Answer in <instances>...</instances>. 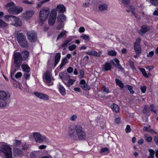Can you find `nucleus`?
Instances as JSON below:
<instances>
[{
    "instance_id": "obj_14",
    "label": "nucleus",
    "mask_w": 158,
    "mask_h": 158,
    "mask_svg": "<svg viewBox=\"0 0 158 158\" xmlns=\"http://www.w3.org/2000/svg\"><path fill=\"white\" fill-rule=\"evenodd\" d=\"M10 94L4 91L0 90V99H7L10 97Z\"/></svg>"
},
{
    "instance_id": "obj_46",
    "label": "nucleus",
    "mask_w": 158,
    "mask_h": 158,
    "mask_svg": "<svg viewBox=\"0 0 158 158\" xmlns=\"http://www.w3.org/2000/svg\"><path fill=\"white\" fill-rule=\"evenodd\" d=\"M77 118V116L76 114L73 115L69 118L70 120L72 121H75Z\"/></svg>"
},
{
    "instance_id": "obj_2",
    "label": "nucleus",
    "mask_w": 158,
    "mask_h": 158,
    "mask_svg": "<svg viewBox=\"0 0 158 158\" xmlns=\"http://www.w3.org/2000/svg\"><path fill=\"white\" fill-rule=\"evenodd\" d=\"M50 12V9L48 7L42 8L39 12V18L41 22L46 21L48 19Z\"/></svg>"
},
{
    "instance_id": "obj_38",
    "label": "nucleus",
    "mask_w": 158,
    "mask_h": 158,
    "mask_svg": "<svg viewBox=\"0 0 158 158\" xmlns=\"http://www.w3.org/2000/svg\"><path fill=\"white\" fill-rule=\"evenodd\" d=\"M72 40L71 39H67L64 41L63 43L61 46L62 47H66L68 44Z\"/></svg>"
},
{
    "instance_id": "obj_1",
    "label": "nucleus",
    "mask_w": 158,
    "mask_h": 158,
    "mask_svg": "<svg viewBox=\"0 0 158 158\" xmlns=\"http://www.w3.org/2000/svg\"><path fill=\"white\" fill-rule=\"evenodd\" d=\"M69 135L76 140L85 139L86 134L80 125H76L74 128H70L69 131Z\"/></svg>"
},
{
    "instance_id": "obj_58",
    "label": "nucleus",
    "mask_w": 158,
    "mask_h": 158,
    "mask_svg": "<svg viewBox=\"0 0 158 158\" xmlns=\"http://www.w3.org/2000/svg\"><path fill=\"white\" fill-rule=\"evenodd\" d=\"M101 54L102 52L101 51H99L98 52L95 51L94 56L97 57H100L101 56Z\"/></svg>"
},
{
    "instance_id": "obj_50",
    "label": "nucleus",
    "mask_w": 158,
    "mask_h": 158,
    "mask_svg": "<svg viewBox=\"0 0 158 158\" xmlns=\"http://www.w3.org/2000/svg\"><path fill=\"white\" fill-rule=\"evenodd\" d=\"M81 37L83 38L85 40L87 41H89L90 39L89 36L86 35H84L81 36Z\"/></svg>"
},
{
    "instance_id": "obj_18",
    "label": "nucleus",
    "mask_w": 158,
    "mask_h": 158,
    "mask_svg": "<svg viewBox=\"0 0 158 158\" xmlns=\"http://www.w3.org/2000/svg\"><path fill=\"white\" fill-rule=\"evenodd\" d=\"M59 91L61 94L64 96L66 94V90L60 84L58 87Z\"/></svg>"
},
{
    "instance_id": "obj_22",
    "label": "nucleus",
    "mask_w": 158,
    "mask_h": 158,
    "mask_svg": "<svg viewBox=\"0 0 158 158\" xmlns=\"http://www.w3.org/2000/svg\"><path fill=\"white\" fill-rule=\"evenodd\" d=\"M112 110L113 111L116 113H118L119 111V107L117 105L113 103L111 106Z\"/></svg>"
},
{
    "instance_id": "obj_23",
    "label": "nucleus",
    "mask_w": 158,
    "mask_h": 158,
    "mask_svg": "<svg viewBox=\"0 0 158 158\" xmlns=\"http://www.w3.org/2000/svg\"><path fill=\"white\" fill-rule=\"evenodd\" d=\"M111 68V65L110 63L106 62L103 65V69L104 71H108Z\"/></svg>"
},
{
    "instance_id": "obj_17",
    "label": "nucleus",
    "mask_w": 158,
    "mask_h": 158,
    "mask_svg": "<svg viewBox=\"0 0 158 158\" xmlns=\"http://www.w3.org/2000/svg\"><path fill=\"white\" fill-rule=\"evenodd\" d=\"M108 5L106 3H102L98 6V9L100 11L106 10H108Z\"/></svg>"
},
{
    "instance_id": "obj_51",
    "label": "nucleus",
    "mask_w": 158,
    "mask_h": 158,
    "mask_svg": "<svg viewBox=\"0 0 158 158\" xmlns=\"http://www.w3.org/2000/svg\"><path fill=\"white\" fill-rule=\"evenodd\" d=\"M44 3L43 1H40L36 5V7L37 8H40Z\"/></svg>"
},
{
    "instance_id": "obj_32",
    "label": "nucleus",
    "mask_w": 158,
    "mask_h": 158,
    "mask_svg": "<svg viewBox=\"0 0 158 158\" xmlns=\"http://www.w3.org/2000/svg\"><path fill=\"white\" fill-rule=\"evenodd\" d=\"M134 48L136 53H138V54L141 53V50L140 45H134Z\"/></svg>"
},
{
    "instance_id": "obj_25",
    "label": "nucleus",
    "mask_w": 158,
    "mask_h": 158,
    "mask_svg": "<svg viewBox=\"0 0 158 158\" xmlns=\"http://www.w3.org/2000/svg\"><path fill=\"white\" fill-rule=\"evenodd\" d=\"M21 68L26 73H29L30 71V68L27 64H24L22 65Z\"/></svg>"
},
{
    "instance_id": "obj_47",
    "label": "nucleus",
    "mask_w": 158,
    "mask_h": 158,
    "mask_svg": "<svg viewBox=\"0 0 158 158\" xmlns=\"http://www.w3.org/2000/svg\"><path fill=\"white\" fill-rule=\"evenodd\" d=\"M150 1L152 5L156 6H158V0H150Z\"/></svg>"
},
{
    "instance_id": "obj_16",
    "label": "nucleus",
    "mask_w": 158,
    "mask_h": 158,
    "mask_svg": "<svg viewBox=\"0 0 158 158\" xmlns=\"http://www.w3.org/2000/svg\"><path fill=\"white\" fill-rule=\"evenodd\" d=\"M57 19V21L60 22L64 23V22L66 21V17L63 14H60L58 15Z\"/></svg>"
},
{
    "instance_id": "obj_19",
    "label": "nucleus",
    "mask_w": 158,
    "mask_h": 158,
    "mask_svg": "<svg viewBox=\"0 0 158 158\" xmlns=\"http://www.w3.org/2000/svg\"><path fill=\"white\" fill-rule=\"evenodd\" d=\"M114 61L115 62L116 64H114V63L112 61H111V63L113 64H114V65L116 67H117L118 68L121 70H123V68L119 64V61L118 59L116 58H115L114 59Z\"/></svg>"
},
{
    "instance_id": "obj_63",
    "label": "nucleus",
    "mask_w": 158,
    "mask_h": 158,
    "mask_svg": "<svg viewBox=\"0 0 158 158\" xmlns=\"http://www.w3.org/2000/svg\"><path fill=\"white\" fill-rule=\"evenodd\" d=\"M23 2L24 3L29 4H32L33 3V2H30L28 0H23Z\"/></svg>"
},
{
    "instance_id": "obj_64",
    "label": "nucleus",
    "mask_w": 158,
    "mask_h": 158,
    "mask_svg": "<svg viewBox=\"0 0 158 158\" xmlns=\"http://www.w3.org/2000/svg\"><path fill=\"white\" fill-rule=\"evenodd\" d=\"M154 52L153 51H151L147 55V57H152V56L154 54Z\"/></svg>"
},
{
    "instance_id": "obj_15",
    "label": "nucleus",
    "mask_w": 158,
    "mask_h": 158,
    "mask_svg": "<svg viewBox=\"0 0 158 158\" xmlns=\"http://www.w3.org/2000/svg\"><path fill=\"white\" fill-rule=\"evenodd\" d=\"M56 10L58 13L63 14L66 11V9L65 7L63 5L60 4L57 5Z\"/></svg>"
},
{
    "instance_id": "obj_52",
    "label": "nucleus",
    "mask_w": 158,
    "mask_h": 158,
    "mask_svg": "<svg viewBox=\"0 0 158 158\" xmlns=\"http://www.w3.org/2000/svg\"><path fill=\"white\" fill-rule=\"evenodd\" d=\"M127 88L128 90L129 91L130 93L131 94H133L134 92L132 89V87L130 85H127Z\"/></svg>"
},
{
    "instance_id": "obj_45",
    "label": "nucleus",
    "mask_w": 158,
    "mask_h": 158,
    "mask_svg": "<svg viewBox=\"0 0 158 158\" xmlns=\"http://www.w3.org/2000/svg\"><path fill=\"white\" fill-rule=\"evenodd\" d=\"M95 51L92 50L91 51H88L86 52V54L89 55H92L94 56Z\"/></svg>"
},
{
    "instance_id": "obj_44",
    "label": "nucleus",
    "mask_w": 158,
    "mask_h": 158,
    "mask_svg": "<svg viewBox=\"0 0 158 158\" xmlns=\"http://www.w3.org/2000/svg\"><path fill=\"white\" fill-rule=\"evenodd\" d=\"M107 54L109 56H114L116 55V52L114 50H110L108 52Z\"/></svg>"
},
{
    "instance_id": "obj_21",
    "label": "nucleus",
    "mask_w": 158,
    "mask_h": 158,
    "mask_svg": "<svg viewBox=\"0 0 158 158\" xmlns=\"http://www.w3.org/2000/svg\"><path fill=\"white\" fill-rule=\"evenodd\" d=\"M29 54V52L26 50L22 52L20 54L21 56L22 57L23 56L22 58L23 60H26L28 57Z\"/></svg>"
},
{
    "instance_id": "obj_3",
    "label": "nucleus",
    "mask_w": 158,
    "mask_h": 158,
    "mask_svg": "<svg viewBox=\"0 0 158 158\" xmlns=\"http://www.w3.org/2000/svg\"><path fill=\"white\" fill-rule=\"evenodd\" d=\"M17 40L20 46L22 48H27L29 43L26 36L22 33H18L16 35Z\"/></svg>"
},
{
    "instance_id": "obj_4",
    "label": "nucleus",
    "mask_w": 158,
    "mask_h": 158,
    "mask_svg": "<svg viewBox=\"0 0 158 158\" xmlns=\"http://www.w3.org/2000/svg\"><path fill=\"white\" fill-rule=\"evenodd\" d=\"M29 139H34L37 143H42L47 140V137L44 135H42L38 132H34L32 135L29 136Z\"/></svg>"
},
{
    "instance_id": "obj_39",
    "label": "nucleus",
    "mask_w": 158,
    "mask_h": 158,
    "mask_svg": "<svg viewBox=\"0 0 158 158\" xmlns=\"http://www.w3.org/2000/svg\"><path fill=\"white\" fill-rule=\"evenodd\" d=\"M139 69L145 77L147 78L148 77V76L146 73L145 70L144 69L142 68H139Z\"/></svg>"
},
{
    "instance_id": "obj_42",
    "label": "nucleus",
    "mask_w": 158,
    "mask_h": 158,
    "mask_svg": "<svg viewBox=\"0 0 158 158\" xmlns=\"http://www.w3.org/2000/svg\"><path fill=\"white\" fill-rule=\"evenodd\" d=\"M41 99L44 101H48L49 99V96L47 94H43Z\"/></svg>"
},
{
    "instance_id": "obj_57",
    "label": "nucleus",
    "mask_w": 158,
    "mask_h": 158,
    "mask_svg": "<svg viewBox=\"0 0 158 158\" xmlns=\"http://www.w3.org/2000/svg\"><path fill=\"white\" fill-rule=\"evenodd\" d=\"M120 1L121 0H119ZM122 2L125 5H128L129 4L130 1L129 0H121Z\"/></svg>"
},
{
    "instance_id": "obj_28",
    "label": "nucleus",
    "mask_w": 158,
    "mask_h": 158,
    "mask_svg": "<svg viewBox=\"0 0 158 158\" xmlns=\"http://www.w3.org/2000/svg\"><path fill=\"white\" fill-rule=\"evenodd\" d=\"M64 23H63L57 21L56 28L58 30H60L61 28L64 27Z\"/></svg>"
},
{
    "instance_id": "obj_41",
    "label": "nucleus",
    "mask_w": 158,
    "mask_h": 158,
    "mask_svg": "<svg viewBox=\"0 0 158 158\" xmlns=\"http://www.w3.org/2000/svg\"><path fill=\"white\" fill-rule=\"evenodd\" d=\"M81 87L84 90H89L90 88L86 83L82 85H81Z\"/></svg>"
},
{
    "instance_id": "obj_40",
    "label": "nucleus",
    "mask_w": 158,
    "mask_h": 158,
    "mask_svg": "<svg viewBox=\"0 0 158 158\" xmlns=\"http://www.w3.org/2000/svg\"><path fill=\"white\" fill-rule=\"evenodd\" d=\"M15 5V4L13 2H11L7 3L6 5V7L11 8L13 7Z\"/></svg>"
},
{
    "instance_id": "obj_11",
    "label": "nucleus",
    "mask_w": 158,
    "mask_h": 158,
    "mask_svg": "<svg viewBox=\"0 0 158 158\" xmlns=\"http://www.w3.org/2000/svg\"><path fill=\"white\" fill-rule=\"evenodd\" d=\"M12 24L15 26L20 27L22 25V23L21 20L19 18L14 16Z\"/></svg>"
},
{
    "instance_id": "obj_37",
    "label": "nucleus",
    "mask_w": 158,
    "mask_h": 158,
    "mask_svg": "<svg viewBox=\"0 0 158 158\" xmlns=\"http://www.w3.org/2000/svg\"><path fill=\"white\" fill-rule=\"evenodd\" d=\"M67 33V31L65 30L61 32L60 34L58 35L57 40H58L59 39L62 38L64 36L66 35V34Z\"/></svg>"
},
{
    "instance_id": "obj_12",
    "label": "nucleus",
    "mask_w": 158,
    "mask_h": 158,
    "mask_svg": "<svg viewBox=\"0 0 158 158\" xmlns=\"http://www.w3.org/2000/svg\"><path fill=\"white\" fill-rule=\"evenodd\" d=\"M59 77L62 80L64 83L65 82L68 81L70 77L69 75L66 73H59Z\"/></svg>"
},
{
    "instance_id": "obj_20",
    "label": "nucleus",
    "mask_w": 158,
    "mask_h": 158,
    "mask_svg": "<svg viewBox=\"0 0 158 158\" xmlns=\"http://www.w3.org/2000/svg\"><path fill=\"white\" fill-rule=\"evenodd\" d=\"M61 57V54L60 53H57L56 54L55 57L54 67H56Z\"/></svg>"
},
{
    "instance_id": "obj_55",
    "label": "nucleus",
    "mask_w": 158,
    "mask_h": 158,
    "mask_svg": "<svg viewBox=\"0 0 158 158\" xmlns=\"http://www.w3.org/2000/svg\"><path fill=\"white\" fill-rule=\"evenodd\" d=\"M76 48V46L73 44L69 47V50L72 51L75 49Z\"/></svg>"
},
{
    "instance_id": "obj_53",
    "label": "nucleus",
    "mask_w": 158,
    "mask_h": 158,
    "mask_svg": "<svg viewBox=\"0 0 158 158\" xmlns=\"http://www.w3.org/2000/svg\"><path fill=\"white\" fill-rule=\"evenodd\" d=\"M141 40L139 38H137L136 40V42H135V43L134 44V45H138V46L140 45V42Z\"/></svg>"
},
{
    "instance_id": "obj_60",
    "label": "nucleus",
    "mask_w": 158,
    "mask_h": 158,
    "mask_svg": "<svg viewBox=\"0 0 158 158\" xmlns=\"http://www.w3.org/2000/svg\"><path fill=\"white\" fill-rule=\"evenodd\" d=\"M24 76L25 77V78L26 79H29L30 77V74L28 73H25L24 75Z\"/></svg>"
},
{
    "instance_id": "obj_13",
    "label": "nucleus",
    "mask_w": 158,
    "mask_h": 158,
    "mask_svg": "<svg viewBox=\"0 0 158 158\" xmlns=\"http://www.w3.org/2000/svg\"><path fill=\"white\" fill-rule=\"evenodd\" d=\"M150 29V27L146 25L142 26L140 30L139 31V33L141 35H143L145 34Z\"/></svg>"
},
{
    "instance_id": "obj_6",
    "label": "nucleus",
    "mask_w": 158,
    "mask_h": 158,
    "mask_svg": "<svg viewBox=\"0 0 158 158\" xmlns=\"http://www.w3.org/2000/svg\"><path fill=\"white\" fill-rule=\"evenodd\" d=\"M14 66L18 69L19 68L23 60L20 53L17 52L14 54Z\"/></svg>"
},
{
    "instance_id": "obj_33",
    "label": "nucleus",
    "mask_w": 158,
    "mask_h": 158,
    "mask_svg": "<svg viewBox=\"0 0 158 158\" xmlns=\"http://www.w3.org/2000/svg\"><path fill=\"white\" fill-rule=\"evenodd\" d=\"M0 27L2 28H7L8 24L3 20L0 19Z\"/></svg>"
},
{
    "instance_id": "obj_54",
    "label": "nucleus",
    "mask_w": 158,
    "mask_h": 158,
    "mask_svg": "<svg viewBox=\"0 0 158 158\" xmlns=\"http://www.w3.org/2000/svg\"><path fill=\"white\" fill-rule=\"evenodd\" d=\"M131 129L130 128V126L129 125H127L126 126V128L125 129V131L126 133H129L131 131Z\"/></svg>"
},
{
    "instance_id": "obj_49",
    "label": "nucleus",
    "mask_w": 158,
    "mask_h": 158,
    "mask_svg": "<svg viewBox=\"0 0 158 158\" xmlns=\"http://www.w3.org/2000/svg\"><path fill=\"white\" fill-rule=\"evenodd\" d=\"M129 63L130 66H131L133 70L136 69L135 68L134 65V64L133 61L131 60H129Z\"/></svg>"
},
{
    "instance_id": "obj_31",
    "label": "nucleus",
    "mask_w": 158,
    "mask_h": 158,
    "mask_svg": "<svg viewBox=\"0 0 158 158\" xmlns=\"http://www.w3.org/2000/svg\"><path fill=\"white\" fill-rule=\"evenodd\" d=\"M69 61L66 57H65L64 58L62 59V62L60 65V68L61 69L62 68L65 64L68 63Z\"/></svg>"
},
{
    "instance_id": "obj_5",
    "label": "nucleus",
    "mask_w": 158,
    "mask_h": 158,
    "mask_svg": "<svg viewBox=\"0 0 158 158\" xmlns=\"http://www.w3.org/2000/svg\"><path fill=\"white\" fill-rule=\"evenodd\" d=\"M0 150L4 154L6 158H12L11 148L7 143L2 145Z\"/></svg>"
},
{
    "instance_id": "obj_7",
    "label": "nucleus",
    "mask_w": 158,
    "mask_h": 158,
    "mask_svg": "<svg viewBox=\"0 0 158 158\" xmlns=\"http://www.w3.org/2000/svg\"><path fill=\"white\" fill-rule=\"evenodd\" d=\"M26 35L29 40L31 42H35L37 40V34L36 32L33 30L27 31Z\"/></svg>"
},
{
    "instance_id": "obj_9",
    "label": "nucleus",
    "mask_w": 158,
    "mask_h": 158,
    "mask_svg": "<svg viewBox=\"0 0 158 158\" xmlns=\"http://www.w3.org/2000/svg\"><path fill=\"white\" fill-rule=\"evenodd\" d=\"M23 10L22 7L16 6L15 5L13 7L9 8L8 11L9 14L13 15H18L21 13Z\"/></svg>"
},
{
    "instance_id": "obj_34",
    "label": "nucleus",
    "mask_w": 158,
    "mask_h": 158,
    "mask_svg": "<svg viewBox=\"0 0 158 158\" xmlns=\"http://www.w3.org/2000/svg\"><path fill=\"white\" fill-rule=\"evenodd\" d=\"M102 92L107 94L110 92L108 88L106 87L105 85H103L101 88Z\"/></svg>"
},
{
    "instance_id": "obj_36",
    "label": "nucleus",
    "mask_w": 158,
    "mask_h": 158,
    "mask_svg": "<svg viewBox=\"0 0 158 158\" xmlns=\"http://www.w3.org/2000/svg\"><path fill=\"white\" fill-rule=\"evenodd\" d=\"M116 84L119 86V87L122 88L123 87V84L121 81L118 79H116L115 80Z\"/></svg>"
},
{
    "instance_id": "obj_27",
    "label": "nucleus",
    "mask_w": 158,
    "mask_h": 158,
    "mask_svg": "<svg viewBox=\"0 0 158 158\" xmlns=\"http://www.w3.org/2000/svg\"><path fill=\"white\" fill-rule=\"evenodd\" d=\"M56 19V18L50 17L48 21V24L50 26L53 25L55 22Z\"/></svg>"
},
{
    "instance_id": "obj_29",
    "label": "nucleus",
    "mask_w": 158,
    "mask_h": 158,
    "mask_svg": "<svg viewBox=\"0 0 158 158\" xmlns=\"http://www.w3.org/2000/svg\"><path fill=\"white\" fill-rule=\"evenodd\" d=\"M75 81L73 79H69L68 81L65 82V84L68 87H70L71 85H73Z\"/></svg>"
},
{
    "instance_id": "obj_59",
    "label": "nucleus",
    "mask_w": 158,
    "mask_h": 158,
    "mask_svg": "<svg viewBox=\"0 0 158 158\" xmlns=\"http://www.w3.org/2000/svg\"><path fill=\"white\" fill-rule=\"evenodd\" d=\"M101 54L102 52L101 51H99L98 52L95 51L94 56L97 57H100L101 56Z\"/></svg>"
},
{
    "instance_id": "obj_26",
    "label": "nucleus",
    "mask_w": 158,
    "mask_h": 158,
    "mask_svg": "<svg viewBox=\"0 0 158 158\" xmlns=\"http://www.w3.org/2000/svg\"><path fill=\"white\" fill-rule=\"evenodd\" d=\"M14 15H6L4 16V19L6 22H9L10 21H12Z\"/></svg>"
},
{
    "instance_id": "obj_56",
    "label": "nucleus",
    "mask_w": 158,
    "mask_h": 158,
    "mask_svg": "<svg viewBox=\"0 0 158 158\" xmlns=\"http://www.w3.org/2000/svg\"><path fill=\"white\" fill-rule=\"evenodd\" d=\"M80 73V78L83 77L84 75V72L83 70L81 69L79 71Z\"/></svg>"
},
{
    "instance_id": "obj_62",
    "label": "nucleus",
    "mask_w": 158,
    "mask_h": 158,
    "mask_svg": "<svg viewBox=\"0 0 158 158\" xmlns=\"http://www.w3.org/2000/svg\"><path fill=\"white\" fill-rule=\"evenodd\" d=\"M22 73L21 72H19L15 74V77L16 78L21 77L22 76Z\"/></svg>"
},
{
    "instance_id": "obj_35",
    "label": "nucleus",
    "mask_w": 158,
    "mask_h": 158,
    "mask_svg": "<svg viewBox=\"0 0 158 158\" xmlns=\"http://www.w3.org/2000/svg\"><path fill=\"white\" fill-rule=\"evenodd\" d=\"M56 10V9H53L51 11L50 17L56 18L57 13Z\"/></svg>"
},
{
    "instance_id": "obj_8",
    "label": "nucleus",
    "mask_w": 158,
    "mask_h": 158,
    "mask_svg": "<svg viewBox=\"0 0 158 158\" xmlns=\"http://www.w3.org/2000/svg\"><path fill=\"white\" fill-rule=\"evenodd\" d=\"M44 82L48 86L53 85V82L51 81V73L49 71H46L43 76Z\"/></svg>"
},
{
    "instance_id": "obj_48",
    "label": "nucleus",
    "mask_w": 158,
    "mask_h": 158,
    "mask_svg": "<svg viewBox=\"0 0 158 158\" xmlns=\"http://www.w3.org/2000/svg\"><path fill=\"white\" fill-rule=\"evenodd\" d=\"M34 94L38 98L41 99L42 96L43 94L41 93H39L38 92H35L34 93Z\"/></svg>"
},
{
    "instance_id": "obj_43",
    "label": "nucleus",
    "mask_w": 158,
    "mask_h": 158,
    "mask_svg": "<svg viewBox=\"0 0 158 158\" xmlns=\"http://www.w3.org/2000/svg\"><path fill=\"white\" fill-rule=\"evenodd\" d=\"M149 151L150 153V156H148V158H154L155 154L154 151L152 149H149Z\"/></svg>"
},
{
    "instance_id": "obj_61",
    "label": "nucleus",
    "mask_w": 158,
    "mask_h": 158,
    "mask_svg": "<svg viewBox=\"0 0 158 158\" xmlns=\"http://www.w3.org/2000/svg\"><path fill=\"white\" fill-rule=\"evenodd\" d=\"M140 89L143 93H145L146 89V87L145 86H142L140 87Z\"/></svg>"
},
{
    "instance_id": "obj_24",
    "label": "nucleus",
    "mask_w": 158,
    "mask_h": 158,
    "mask_svg": "<svg viewBox=\"0 0 158 158\" xmlns=\"http://www.w3.org/2000/svg\"><path fill=\"white\" fill-rule=\"evenodd\" d=\"M5 99H0V107L4 108L6 106L7 104L6 100Z\"/></svg>"
},
{
    "instance_id": "obj_10",
    "label": "nucleus",
    "mask_w": 158,
    "mask_h": 158,
    "mask_svg": "<svg viewBox=\"0 0 158 158\" xmlns=\"http://www.w3.org/2000/svg\"><path fill=\"white\" fill-rule=\"evenodd\" d=\"M34 13L35 11L33 10H27L23 14L22 18L26 20L29 19L33 16Z\"/></svg>"
},
{
    "instance_id": "obj_30",
    "label": "nucleus",
    "mask_w": 158,
    "mask_h": 158,
    "mask_svg": "<svg viewBox=\"0 0 158 158\" xmlns=\"http://www.w3.org/2000/svg\"><path fill=\"white\" fill-rule=\"evenodd\" d=\"M21 140L17 139H15L13 141V146L14 147H19L21 144Z\"/></svg>"
}]
</instances>
